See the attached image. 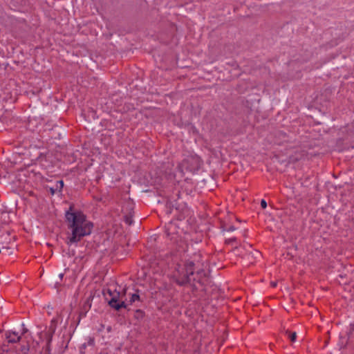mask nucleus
Returning <instances> with one entry per match:
<instances>
[{"label":"nucleus","instance_id":"1","mask_svg":"<svg viewBox=\"0 0 354 354\" xmlns=\"http://www.w3.org/2000/svg\"><path fill=\"white\" fill-rule=\"evenodd\" d=\"M65 218L71 231L66 238L68 245L77 244L83 237L91 234L93 223L87 219L83 212L75 210L73 205H71L66 211Z\"/></svg>","mask_w":354,"mask_h":354},{"label":"nucleus","instance_id":"2","mask_svg":"<svg viewBox=\"0 0 354 354\" xmlns=\"http://www.w3.org/2000/svg\"><path fill=\"white\" fill-rule=\"evenodd\" d=\"M194 268L187 266V263L185 261L183 263H176L169 276L177 285L183 286L192 281L191 277L194 276Z\"/></svg>","mask_w":354,"mask_h":354},{"label":"nucleus","instance_id":"3","mask_svg":"<svg viewBox=\"0 0 354 354\" xmlns=\"http://www.w3.org/2000/svg\"><path fill=\"white\" fill-rule=\"evenodd\" d=\"M185 262L187 263V266L194 268V272L196 271V277L193 278V281L203 284L207 279L205 271L202 268L203 263L201 254L200 252L194 253Z\"/></svg>","mask_w":354,"mask_h":354},{"label":"nucleus","instance_id":"4","mask_svg":"<svg viewBox=\"0 0 354 354\" xmlns=\"http://www.w3.org/2000/svg\"><path fill=\"white\" fill-rule=\"evenodd\" d=\"M108 294L110 297L109 299V305L113 309L119 310L121 308H127V290H123L122 292H118L116 290L111 291L108 290Z\"/></svg>","mask_w":354,"mask_h":354},{"label":"nucleus","instance_id":"5","mask_svg":"<svg viewBox=\"0 0 354 354\" xmlns=\"http://www.w3.org/2000/svg\"><path fill=\"white\" fill-rule=\"evenodd\" d=\"M6 338L8 343H17L20 341L21 336L16 332L8 331L6 333Z\"/></svg>","mask_w":354,"mask_h":354},{"label":"nucleus","instance_id":"6","mask_svg":"<svg viewBox=\"0 0 354 354\" xmlns=\"http://www.w3.org/2000/svg\"><path fill=\"white\" fill-rule=\"evenodd\" d=\"M140 297L139 295V290H136L133 293H129V299H127L126 304L127 306L128 305H131L136 302H140Z\"/></svg>","mask_w":354,"mask_h":354},{"label":"nucleus","instance_id":"7","mask_svg":"<svg viewBox=\"0 0 354 354\" xmlns=\"http://www.w3.org/2000/svg\"><path fill=\"white\" fill-rule=\"evenodd\" d=\"M176 224L170 222L165 226V233L168 237H169L171 239H174V234L177 233L176 231Z\"/></svg>","mask_w":354,"mask_h":354},{"label":"nucleus","instance_id":"8","mask_svg":"<svg viewBox=\"0 0 354 354\" xmlns=\"http://www.w3.org/2000/svg\"><path fill=\"white\" fill-rule=\"evenodd\" d=\"M64 187V181L62 180H58L54 188L57 192H61L62 191V189Z\"/></svg>","mask_w":354,"mask_h":354},{"label":"nucleus","instance_id":"9","mask_svg":"<svg viewBox=\"0 0 354 354\" xmlns=\"http://www.w3.org/2000/svg\"><path fill=\"white\" fill-rule=\"evenodd\" d=\"M145 316V312L142 310L138 309L135 312L134 317L137 319H141Z\"/></svg>","mask_w":354,"mask_h":354},{"label":"nucleus","instance_id":"10","mask_svg":"<svg viewBox=\"0 0 354 354\" xmlns=\"http://www.w3.org/2000/svg\"><path fill=\"white\" fill-rule=\"evenodd\" d=\"M124 222L128 225H131L133 223V218L131 215H125L124 216Z\"/></svg>","mask_w":354,"mask_h":354},{"label":"nucleus","instance_id":"11","mask_svg":"<svg viewBox=\"0 0 354 354\" xmlns=\"http://www.w3.org/2000/svg\"><path fill=\"white\" fill-rule=\"evenodd\" d=\"M288 334V337L291 340V342H295L297 338V334L295 332H287Z\"/></svg>","mask_w":354,"mask_h":354},{"label":"nucleus","instance_id":"12","mask_svg":"<svg viewBox=\"0 0 354 354\" xmlns=\"http://www.w3.org/2000/svg\"><path fill=\"white\" fill-rule=\"evenodd\" d=\"M235 242H236V237H232V238L225 239V243L227 245L233 244Z\"/></svg>","mask_w":354,"mask_h":354},{"label":"nucleus","instance_id":"13","mask_svg":"<svg viewBox=\"0 0 354 354\" xmlns=\"http://www.w3.org/2000/svg\"><path fill=\"white\" fill-rule=\"evenodd\" d=\"M222 231L223 232H225V231H227V232H232V231H234L235 230V227L233 226V225H231L228 227H225L224 226H222Z\"/></svg>","mask_w":354,"mask_h":354},{"label":"nucleus","instance_id":"14","mask_svg":"<svg viewBox=\"0 0 354 354\" xmlns=\"http://www.w3.org/2000/svg\"><path fill=\"white\" fill-rule=\"evenodd\" d=\"M28 351H29V346H28V345H27V346H21V351L24 354H28Z\"/></svg>","mask_w":354,"mask_h":354},{"label":"nucleus","instance_id":"15","mask_svg":"<svg viewBox=\"0 0 354 354\" xmlns=\"http://www.w3.org/2000/svg\"><path fill=\"white\" fill-rule=\"evenodd\" d=\"M86 346H87L86 343L82 344V346L80 348V352L81 354H84V353H85L84 351H85Z\"/></svg>","mask_w":354,"mask_h":354},{"label":"nucleus","instance_id":"16","mask_svg":"<svg viewBox=\"0 0 354 354\" xmlns=\"http://www.w3.org/2000/svg\"><path fill=\"white\" fill-rule=\"evenodd\" d=\"M261 206L263 209H266L267 207V203L264 199H262L261 201Z\"/></svg>","mask_w":354,"mask_h":354},{"label":"nucleus","instance_id":"17","mask_svg":"<svg viewBox=\"0 0 354 354\" xmlns=\"http://www.w3.org/2000/svg\"><path fill=\"white\" fill-rule=\"evenodd\" d=\"M94 339L93 338H90L88 341V343L86 344L88 346H93L94 345Z\"/></svg>","mask_w":354,"mask_h":354},{"label":"nucleus","instance_id":"18","mask_svg":"<svg viewBox=\"0 0 354 354\" xmlns=\"http://www.w3.org/2000/svg\"><path fill=\"white\" fill-rule=\"evenodd\" d=\"M49 192H50L51 195H54L57 192V191L55 190L54 187H50L49 188Z\"/></svg>","mask_w":354,"mask_h":354},{"label":"nucleus","instance_id":"19","mask_svg":"<svg viewBox=\"0 0 354 354\" xmlns=\"http://www.w3.org/2000/svg\"><path fill=\"white\" fill-rule=\"evenodd\" d=\"M52 337H53V334H51V335L49 336L48 339V341H47V346H50V342H51V341H52Z\"/></svg>","mask_w":354,"mask_h":354},{"label":"nucleus","instance_id":"20","mask_svg":"<svg viewBox=\"0 0 354 354\" xmlns=\"http://www.w3.org/2000/svg\"><path fill=\"white\" fill-rule=\"evenodd\" d=\"M64 275V273H61V274H59V278H60V279H61V280L63 279Z\"/></svg>","mask_w":354,"mask_h":354},{"label":"nucleus","instance_id":"21","mask_svg":"<svg viewBox=\"0 0 354 354\" xmlns=\"http://www.w3.org/2000/svg\"><path fill=\"white\" fill-rule=\"evenodd\" d=\"M27 331H28V329H27V328H23V333H22V334L26 333Z\"/></svg>","mask_w":354,"mask_h":354}]
</instances>
